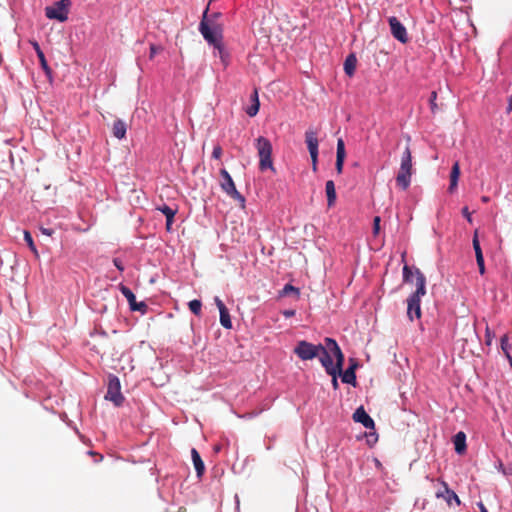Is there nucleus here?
Instances as JSON below:
<instances>
[{
  "instance_id": "50",
  "label": "nucleus",
  "mask_w": 512,
  "mask_h": 512,
  "mask_svg": "<svg viewBox=\"0 0 512 512\" xmlns=\"http://www.w3.org/2000/svg\"><path fill=\"white\" fill-rule=\"evenodd\" d=\"M512 111V94L509 98L508 106H507V112L510 113Z\"/></svg>"
},
{
  "instance_id": "20",
  "label": "nucleus",
  "mask_w": 512,
  "mask_h": 512,
  "mask_svg": "<svg viewBox=\"0 0 512 512\" xmlns=\"http://www.w3.org/2000/svg\"><path fill=\"white\" fill-rule=\"evenodd\" d=\"M453 443H454L455 451L458 454H463L466 451V435H465V433L462 431H459L453 437Z\"/></svg>"
},
{
  "instance_id": "44",
  "label": "nucleus",
  "mask_w": 512,
  "mask_h": 512,
  "mask_svg": "<svg viewBox=\"0 0 512 512\" xmlns=\"http://www.w3.org/2000/svg\"><path fill=\"white\" fill-rule=\"evenodd\" d=\"M30 43L32 44L37 55L43 53L37 41H30Z\"/></svg>"
},
{
  "instance_id": "9",
  "label": "nucleus",
  "mask_w": 512,
  "mask_h": 512,
  "mask_svg": "<svg viewBox=\"0 0 512 512\" xmlns=\"http://www.w3.org/2000/svg\"><path fill=\"white\" fill-rule=\"evenodd\" d=\"M440 484L441 487L435 493L436 498L444 499L449 507L452 506L453 501L459 506L461 501L457 494L453 490L449 489L446 482L441 481Z\"/></svg>"
},
{
  "instance_id": "30",
  "label": "nucleus",
  "mask_w": 512,
  "mask_h": 512,
  "mask_svg": "<svg viewBox=\"0 0 512 512\" xmlns=\"http://www.w3.org/2000/svg\"><path fill=\"white\" fill-rule=\"evenodd\" d=\"M290 293H293L295 294V296L297 298H299V295H300V291L298 288L294 287L293 285L291 284H286L283 289L281 290L280 294L281 296H286V295H289Z\"/></svg>"
},
{
  "instance_id": "15",
  "label": "nucleus",
  "mask_w": 512,
  "mask_h": 512,
  "mask_svg": "<svg viewBox=\"0 0 512 512\" xmlns=\"http://www.w3.org/2000/svg\"><path fill=\"white\" fill-rule=\"evenodd\" d=\"M415 274L416 291L411 295H414L415 297H423L426 294V277L418 268H416Z\"/></svg>"
},
{
  "instance_id": "13",
  "label": "nucleus",
  "mask_w": 512,
  "mask_h": 512,
  "mask_svg": "<svg viewBox=\"0 0 512 512\" xmlns=\"http://www.w3.org/2000/svg\"><path fill=\"white\" fill-rule=\"evenodd\" d=\"M346 157L345 144L342 138H339L337 141V150H336V163L335 168L338 174H341L343 171V165Z\"/></svg>"
},
{
  "instance_id": "24",
  "label": "nucleus",
  "mask_w": 512,
  "mask_h": 512,
  "mask_svg": "<svg viewBox=\"0 0 512 512\" xmlns=\"http://www.w3.org/2000/svg\"><path fill=\"white\" fill-rule=\"evenodd\" d=\"M325 192L327 195L328 206L331 207L335 204L336 201V190L335 184L332 180H328L325 185Z\"/></svg>"
},
{
  "instance_id": "2",
  "label": "nucleus",
  "mask_w": 512,
  "mask_h": 512,
  "mask_svg": "<svg viewBox=\"0 0 512 512\" xmlns=\"http://www.w3.org/2000/svg\"><path fill=\"white\" fill-rule=\"evenodd\" d=\"M334 358L336 360L335 364L333 363V358H326V360L323 361V367L326 373L332 377V386L337 390L339 387L337 376L341 374L345 360L341 349L334 347Z\"/></svg>"
},
{
  "instance_id": "22",
  "label": "nucleus",
  "mask_w": 512,
  "mask_h": 512,
  "mask_svg": "<svg viewBox=\"0 0 512 512\" xmlns=\"http://www.w3.org/2000/svg\"><path fill=\"white\" fill-rule=\"evenodd\" d=\"M126 131L127 125L124 121H122L121 119H117L116 121H114L112 127V134L114 137H116L117 139H123L125 138Z\"/></svg>"
},
{
  "instance_id": "6",
  "label": "nucleus",
  "mask_w": 512,
  "mask_h": 512,
  "mask_svg": "<svg viewBox=\"0 0 512 512\" xmlns=\"http://www.w3.org/2000/svg\"><path fill=\"white\" fill-rule=\"evenodd\" d=\"M220 175L222 176L223 180L221 181V188L222 190L231 198L241 203V205H244L245 198L238 192L236 189L235 183L228 173L227 170L221 169Z\"/></svg>"
},
{
  "instance_id": "34",
  "label": "nucleus",
  "mask_w": 512,
  "mask_h": 512,
  "mask_svg": "<svg viewBox=\"0 0 512 512\" xmlns=\"http://www.w3.org/2000/svg\"><path fill=\"white\" fill-rule=\"evenodd\" d=\"M380 222L381 218L379 216H375L373 219V235L377 236L380 232Z\"/></svg>"
},
{
  "instance_id": "53",
  "label": "nucleus",
  "mask_w": 512,
  "mask_h": 512,
  "mask_svg": "<svg viewBox=\"0 0 512 512\" xmlns=\"http://www.w3.org/2000/svg\"><path fill=\"white\" fill-rule=\"evenodd\" d=\"M482 201H483V202H488V201H489V197L483 196V197H482Z\"/></svg>"
},
{
  "instance_id": "3",
  "label": "nucleus",
  "mask_w": 512,
  "mask_h": 512,
  "mask_svg": "<svg viewBox=\"0 0 512 512\" xmlns=\"http://www.w3.org/2000/svg\"><path fill=\"white\" fill-rule=\"evenodd\" d=\"M256 148L258 151L259 156V168L261 171H264L266 169L274 170L273 162H272V145L271 142L263 137L260 136L256 140Z\"/></svg>"
},
{
  "instance_id": "18",
  "label": "nucleus",
  "mask_w": 512,
  "mask_h": 512,
  "mask_svg": "<svg viewBox=\"0 0 512 512\" xmlns=\"http://www.w3.org/2000/svg\"><path fill=\"white\" fill-rule=\"evenodd\" d=\"M400 168L403 170H408L413 173V165H412V154L410 147L407 145L402 152Z\"/></svg>"
},
{
  "instance_id": "31",
  "label": "nucleus",
  "mask_w": 512,
  "mask_h": 512,
  "mask_svg": "<svg viewBox=\"0 0 512 512\" xmlns=\"http://www.w3.org/2000/svg\"><path fill=\"white\" fill-rule=\"evenodd\" d=\"M188 305H189L190 311L193 314L199 315L201 313L202 303L200 300L194 299V300L190 301Z\"/></svg>"
},
{
  "instance_id": "25",
  "label": "nucleus",
  "mask_w": 512,
  "mask_h": 512,
  "mask_svg": "<svg viewBox=\"0 0 512 512\" xmlns=\"http://www.w3.org/2000/svg\"><path fill=\"white\" fill-rule=\"evenodd\" d=\"M357 64V58L354 54H350L346 57L344 62V71L348 76H352L355 72Z\"/></svg>"
},
{
  "instance_id": "12",
  "label": "nucleus",
  "mask_w": 512,
  "mask_h": 512,
  "mask_svg": "<svg viewBox=\"0 0 512 512\" xmlns=\"http://www.w3.org/2000/svg\"><path fill=\"white\" fill-rule=\"evenodd\" d=\"M353 420L361 423L367 429H374V420L367 414L363 406L358 407L353 413Z\"/></svg>"
},
{
  "instance_id": "27",
  "label": "nucleus",
  "mask_w": 512,
  "mask_h": 512,
  "mask_svg": "<svg viewBox=\"0 0 512 512\" xmlns=\"http://www.w3.org/2000/svg\"><path fill=\"white\" fill-rule=\"evenodd\" d=\"M472 245H473V249L475 251L476 259L484 258L483 257V253H482V249H481V246H480L479 238H478V230L474 231V235H473V239H472Z\"/></svg>"
},
{
  "instance_id": "54",
  "label": "nucleus",
  "mask_w": 512,
  "mask_h": 512,
  "mask_svg": "<svg viewBox=\"0 0 512 512\" xmlns=\"http://www.w3.org/2000/svg\"><path fill=\"white\" fill-rule=\"evenodd\" d=\"M220 450V447L219 446H216L215 447V451L218 452Z\"/></svg>"
},
{
  "instance_id": "40",
  "label": "nucleus",
  "mask_w": 512,
  "mask_h": 512,
  "mask_svg": "<svg viewBox=\"0 0 512 512\" xmlns=\"http://www.w3.org/2000/svg\"><path fill=\"white\" fill-rule=\"evenodd\" d=\"M113 264L116 266V268H117L120 272H123V271H124V265H123L122 261H121L119 258H114V259H113Z\"/></svg>"
},
{
  "instance_id": "32",
  "label": "nucleus",
  "mask_w": 512,
  "mask_h": 512,
  "mask_svg": "<svg viewBox=\"0 0 512 512\" xmlns=\"http://www.w3.org/2000/svg\"><path fill=\"white\" fill-rule=\"evenodd\" d=\"M38 59H39V62L41 64V67L42 69L47 73L49 74L51 72L49 66H48V63L46 61V58H45V55L44 53H41V54H38L37 55Z\"/></svg>"
},
{
  "instance_id": "37",
  "label": "nucleus",
  "mask_w": 512,
  "mask_h": 512,
  "mask_svg": "<svg viewBox=\"0 0 512 512\" xmlns=\"http://www.w3.org/2000/svg\"><path fill=\"white\" fill-rule=\"evenodd\" d=\"M222 153H223V151H222L221 146L217 145L213 148L212 157L215 159H220L222 156Z\"/></svg>"
},
{
  "instance_id": "48",
  "label": "nucleus",
  "mask_w": 512,
  "mask_h": 512,
  "mask_svg": "<svg viewBox=\"0 0 512 512\" xmlns=\"http://www.w3.org/2000/svg\"><path fill=\"white\" fill-rule=\"evenodd\" d=\"M174 221V218L166 217V229L168 231L171 230L172 223Z\"/></svg>"
},
{
  "instance_id": "51",
  "label": "nucleus",
  "mask_w": 512,
  "mask_h": 512,
  "mask_svg": "<svg viewBox=\"0 0 512 512\" xmlns=\"http://www.w3.org/2000/svg\"><path fill=\"white\" fill-rule=\"evenodd\" d=\"M478 507L481 512H488L487 508L485 507V505L482 502L478 503Z\"/></svg>"
},
{
  "instance_id": "28",
  "label": "nucleus",
  "mask_w": 512,
  "mask_h": 512,
  "mask_svg": "<svg viewBox=\"0 0 512 512\" xmlns=\"http://www.w3.org/2000/svg\"><path fill=\"white\" fill-rule=\"evenodd\" d=\"M157 210L161 211L165 215V217H170V218H174L175 214L177 212L176 208H172L166 204L158 206Z\"/></svg>"
},
{
  "instance_id": "8",
  "label": "nucleus",
  "mask_w": 512,
  "mask_h": 512,
  "mask_svg": "<svg viewBox=\"0 0 512 512\" xmlns=\"http://www.w3.org/2000/svg\"><path fill=\"white\" fill-rule=\"evenodd\" d=\"M388 23L393 37L399 42L406 44L409 41V37L405 26L395 16L389 17Z\"/></svg>"
},
{
  "instance_id": "26",
  "label": "nucleus",
  "mask_w": 512,
  "mask_h": 512,
  "mask_svg": "<svg viewBox=\"0 0 512 512\" xmlns=\"http://www.w3.org/2000/svg\"><path fill=\"white\" fill-rule=\"evenodd\" d=\"M220 323L226 329L232 328V322L227 308L220 311Z\"/></svg>"
},
{
  "instance_id": "29",
  "label": "nucleus",
  "mask_w": 512,
  "mask_h": 512,
  "mask_svg": "<svg viewBox=\"0 0 512 512\" xmlns=\"http://www.w3.org/2000/svg\"><path fill=\"white\" fill-rule=\"evenodd\" d=\"M24 240L27 243V245L29 246L30 250L34 253V255L36 257H38L39 254H38L37 248L34 244V241H33V238L31 236L30 232L24 231Z\"/></svg>"
},
{
  "instance_id": "45",
  "label": "nucleus",
  "mask_w": 512,
  "mask_h": 512,
  "mask_svg": "<svg viewBox=\"0 0 512 512\" xmlns=\"http://www.w3.org/2000/svg\"><path fill=\"white\" fill-rule=\"evenodd\" d=\"M40 231L42 234L47 235V236H52L54 233V230L51 228L40 227Z\"/></svg>"
},
{
  "instance_id": "47",
  "label": "nucleus",
  "mask_w": 512,
  "mask_h": 512,
  "mask_svg": "<svg viewBox=\"0 0 512 512\" xmlns=\"http://www.w3.org/2000/svg\"><path fill=\"white\" fill-rule=\"evenodd\" d=\"M492 343V336L489 328L486 329V344L491 345Z\"/></svg>"
},
{
  "instance_id": "11",
  "label": "nucleus",
  "mask_w": 512,
  "mask_h": 512,
  "mask_svg": "<svg viewBox=\"0 0 512 512\" xmlns=\"http://www.w3.org/2000/svg\"><path fill=\"white\" fill-rule=\"evenodd\" d=\"M120 291L123 294V296L127 299L130 309L132 311H140L142 313L146 312L147 305L144 302L137 303L136 297L130 288H128L125 285H120Z\"/></svg>"
},
{
  "instance_id": "41",
  "label": "nucleus",
  "mask_w": 512,
  "mask_h": 512,
  "mask_svg": "<svg viewBox=\"0 0 512 512\" xmlns=\"http://www.w3.org/2000/svg\"><path fill=\"white\" fill-rule=\"evenodd\" d=\"M313 171H317L318 154H310Z\"/></svg>"
},
{
  "instance_id": "1",
  "label": "nucleus",
  "mask_w": 512,
  "mask_h": 512,
  "mask_svg": "<svg viewBox=\"0 0 512 512\" xmlns=\"http://www.w3.org/2000/svg\"><path fill=\"white\" fill-rule=\"evenodd\" d=\"M334 347L341 349L337 342L330 337L324 339V344L317 345L301 340L297 342L293 352L303 361L319 358L320 363L323 365V361L326 360V358L334 357Z\"/></svg>"
},
{
  "instance_id": "52",
  "label": "nucleus",
  "mask_w": 512,
  "mask_h": 512,
  "mask_svg": "<svg viewBox=\"0 0 512 512\" xmlns=\"http://www.w3.org/2000/svg\"><path fill=\"white\" fill-rule=\"evenodd\" d=\"M505 356H506L507 360L509 361L510 366L512 367V356H511V354L507 353V355H505Z\"/></svg>"
},
{
  "instance_id": "35",
  "label": "nucleus",
  "mask_w": 512,
  "mask_h": 512,
  "mask_svg": "<svg viewBox=\"0 0 512 512\" xmlns=\"http://www.w3.org/2000/svg\"><path fill=\"white\" fill-rule=\"evenodd\" d=\"M163 50V48L161 46H157L155 44H151L150 45V55H149V58L150 59H153L155 57V55L159 52H161Z\"/></svg>"
},
{
  "instance_id": "42",
  "label": "nucleus",
  "mask_w": 512,
  "mask_h": 512,
  "mask_svg": "<svg viewBox=\"0 0 512 512\" xmlns=\"http://www.w3.org/2000/svg\"><path fill=\"white\" fill-rule=\"evenodd\" d=\"M462 214L467 219L468 222L472 223V217H471V213L468 210V207H464L462 209Z\"/></svg>"
},
{
  "instance_id": "10",
  "label": "nucleus",
  "mask_w": 512,
  "mask_h": 512,
  "mask_svg": "<svg viewBox=\"0 0 512 512\" xmlns=\"http://www.w3.org/2000/svg\"><path fill=\"white\" fill-rule=\"evenodd\" d=\"M421 298L410 295L407 299V317L410 321L421 318Z\"/></svg>"
},
{
  "instance_id": "38",
  "label": "nucleus",
  "mask_w": 512,
  "mask_h": 512,
  "mask_svg": "<svg viewBox=\"0 0 512 512\" xmlns=\"http://www.w3.org/2000/svg\"><path fill=\"white\" fill-rule=\"evenodd\" d=\"M476 262L479 268V273L483 275L485 273L484 258L476 259Z\"/></svg>"
},
{
  "instance_id": "49",
  "label": "nucleus",
  "mask_w": 512,
  "mask_h": 512,
  "mask_svg": "<svg viewBox=\"0 0 512 512\" xmlns=\"http://www.w3.org/2000/svg\"><path fill=\"white\" fill-rule=\"evenodd\" d=\"M88 453H89L90 455H93V456H97V457H98V459L96 460V462L102 461V459H103V456H102V455H100V454H98V453H96V452H94V451H89Z\"/></svg>"
},
{
  "instance_id": "17",
  "label": "nucleus",
  "mask_w": 512,
  "mask_h": 512,
  "mask_svg": "<svg viewBox=\"0 0 512 512\" xmlns=\"http://www.w3.org/2000/svg\"><path fill=\"white\" fill-rule=\"evenodd\" d=\"M357 367L356 363H352L350 367H348L344 372L342 371L339 376H341V380L343 383L351 384L353 386L356 385V374L355 369Z\"/></svg>"
},
{
  "instance_id": "19",
  "label": "nucleus",
  "mask_w": 512,
  "mask_h": 512,
  "mask_svg": "<svg viewBox=\"0 0 512 512\" xmlns=\"http://www.w3.org/2000/svg\"><path fill=\"white\" fill-rule=\"evenodd\" d=\"M191 456H192V461H193L197 476L200 478V477H202V475L205 472L204 462L201 459L200 454L198 453V451L195 448H192Z\"/></svg>"
},
{
  "instance_id": "36",
  "label": "nucleus",
  "mask_w": 512,
  "mask_h": 512,
  "mask_svg": "<svg viewBox=\"0 0 512 512\" xmlns=\"http://www.w3.org/2000/svg\"><path fill=\"white\" fill-rule=\"evenodd\" d=\"M412 276V271L408 265L403 267V280L404 282H409Z\"/></svg>"
},
{
  "instance_id": "46",
  "label": "nucleus",
  "mask_w": 512,
  "mask_h": 512,
  "mask_svg": "<svg viewBox=\"0 0 512 512\" xmlns=\"http://www.w3.org/2000/svg\"><path fill=\"white\" fill-rule=\"evenodd\" d=\"M282 314L285 318H290L295 315V310H285Z\"/></svg>"
},
{
  "instance_id": "21",
  "label": "nucleus",
  "mask_w": 512,
  "mask_h": 512,
  "mask_svg": "<svg viewBox=\"0 0 512 512\" xmlns=\"http://www.w3.org/2000/svg\"><path fill=\"white\" fill-rule=\"evenodd\" d=\"M459 177H460V165H459V162L456 161L452 165V168H451L450 185L448 188L449 192L452 193L456 189Z\"/></svg>"
},
{
  "instance_id": "23",
  "label": "nucleus",
  "mask_w": 512,
  "mask_h": 512,
  "mask_svg": "<svg viewBox=\"0 0 512 512\" xmlns=\"http://www.w3.org/2000/svg\"><path fill=\"white\" fill-rule=\"evenodd\" d=\"M251 105L246 109V113L250 117H254L257 115L259 108H260V102L258 97L257 90H254L253 93L250 96Z\"/></svg>"
},
{
  "instance_id": "43",
  "label": "nucleus",
  "mask_w": 512,
  "mask_h": 512,
  "mask_svg": "<svg viewBox=\"0 0 512 512\" xmlns=\"http://www.w3.org/2000/svg\"><path fill=\"white\" fill-rule=\"evenodd\" d=\"M214 301H215V304L217 305V307L219 309V312L222 311V309H226L225 304L223 303V301L219 297H215Z\"/></svg>"
},
{
  "instance_id": "5",
  "label": "nucleus",
  "mask_w": 512,
  "mask_h": 512,
  "mask_svg": "<svg viewBox=\"0 0 512 512\" xmlns=\"http://www.w3.org/2000/svg\"><path fill=\"white\" fill-rule=\"evenodd\" d=\"M70 0H59L51 6L45 8V16L51 20L65 22L68 19Z\"/></svg>"
},
{
  "instance_id": "14",
  "label": "nucleus",
  "mask_w": 512,
  "mask_h": 512,
  "mask_svg": "<svg viewBox=\"0 0 512 512\" xmlns=\"http://www.w3.org/2000/svg\"><path fill=\"white\" fill-rule=\"evenodd\" d=\"M412 172L399 168L396 176V185L403 191L407 190L411 183Z\"/></svg>"
},
{
  "instance_id": "7",
  "label": "nucleus",
  "mask_w": 512,
  "mask_h": 512,
  "mask_svg": "<svg viewBox=\"0 0 512 512\" xmlns=\"http://www.w3.org/2000/svg\"><path fill=\"white\" fill-rule=\"evenodd\" d=\"M105 399L113 402L116 406H121L124 401V396L121 393L120 381L116 376H111L109 378Z\"/></svg>"
},
{
  "instance_id": "33",
  "label": "nucleus",
  "mask_w": 512,
  "mask_h": 512,
  "mask_svg": "<svg viewBox=\"0 0 512 512\" xmlns=\"http://www.w3.org/2000/svg\"><path fill=\"white\" fill-rule=\"evenodd\" d=\"M501 349L503 351V353L505 355H507V353H510L509 352V349H510V345L508 343V336L506 334H504L502 337H501Z\"/></svg>"
},
{
  "instance_id": "4",
  "label": "nucleus",
  "mask_w": 512,
  "mask_h": 512,
  "mask_svg": "<svg viewBox=\"0 0 512 512\" xmlns=\"http://www.w3.org/2000/svg\"><path fill=\"white\" fill-rule=\"evenodd\" d=\"M208 9L205 10L203 19L200 23L199 30L204 37V39L211 45H213L215 48H217L222 54V43H221V35L219 33L218 27L214 26L211 27L206 22V16H207Z\"/></svg>"
},
{
  "instance_id": "16",
  "label": "nucleus",
  "mask_w": 512,
  "mask_h": 512,
  "mask_svg": "<svg viewBox=\"0 0 512 512\" xmlns=\"http://www.w3.org/2000/svg\"><path fill=\"white\" fill-rule=\"evenodd\" d=\"M305 142L309 154H318V139L314 131L308 130L305 132Z\"/></svg>"
},
{
  "instance_id": "39",
  "label": "nucleus",
  "mask_w": 512,
  "mask_h": 512,
  "mask_svg": "<svg viewBox=\"0 0 512 512\" xmlns=\"http://www.w3.org/2000/svg\"><path fill=\"white\" fill-rule=\"evenodd\" d=\"M436 98H437V93L435 91H433L430 96V105H431V110L433 112L435 111V108H436V102H435Z\"/></svg>"
}]
</instances>
